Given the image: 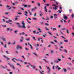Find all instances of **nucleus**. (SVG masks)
Masks as SVG:
<instances>
[{
	"mask_svg": "<svg viewBox=\"0 0 74 74\" xmlns=\"http://www.w3.org/2000/svg\"><path fill=\"white\" fill-rule=\"evenodd\" d=\"M54 18H55V19L57 18V17H56V16H57V14H54Z\"/></svg>",
	"mask_w": 74,
	"mask_h": 74,
	"instance_id": "obj_11",
	"label": "nucleus"
},
{
	"mask_svg": "<svg viewBox=\"0 0 74 74\" xmlns=\"http://www.w3.org/2000/svg\"><path fill=\"white\" fill-rule=\"evenodd\" d=\"M70 60H71V58L70 57H69L68 58Z\"/></svg>",
	"mask_w": 74,
	"mask_h": 74,
	"instance_id": "obj_61",
	"label": "nucleus"
},
{
	"mask_svg": "<svg viewBox=\"0 0 74 74\" xmlns=\"http://www.w3.org/2000/svg\"><path fill=\"white\" fill-rule=\"evenodd\" d=\"M25 40H27V41H29L30 40V38H28L27 39H25Z\"/></svg>",
	"mask_w": 74,
	"mask_h": 74,
	"instance_id": "obj_20",
	"label": "nucleus"
},
{
	"mask_svg": "<svg viewBox=\"0 0 74 74\" xmlns=\"http://www.w3.org/2000/svg\"><path fill=\"white\" fill-rule=\"evenodd\" d=\"M34 20H37V18H33Z\"/></svg>",
	"mask_w": 74,
	"mask_h": 74,
	"instance_id": "obj_43",
	"label": "nucleus"
},
{
	"mask_svg": "<svg viewBox=\"0 0 74 74\" xmlns=\"http://www.w3.org/2000/svg\"><path fill=\"white\" fill-rule=\"evenodd\" d=\"M24 8H25V7H27V5H24Z\"/></svg>",
	"mask_w": 74,
	"mask_h": 74,
	"instance_id": "obj_30",
	"label": "nucleus"
},
{
	"mask_svg": "<svg viewBox=\"0 0 74 74\" xmlns=\"http://www.w3.org/2000/svg\"><path fill=\"white\" fill-rule=\"evenodd\" d=\"M45 10H47V6H45Z\"/></svg>",
	"mask_w": 74,
	"mask_h": 74,
	"instance_id": "obj_56",
	"label": "nucleus"
},
{
	"mask_svg": "<svg viewBox=\"0 0 74 74\" xmlns=\"http://www.w3.org/2000/svg\"><path fill=\"white\" fill-rule=\"evenodd\" d=\"M69 11L70 13H71V11H72V10L69 9Z\"/></svg>",
	"mask_w": 74,
	"mask_h": 74,
	"instance_id": "obj_47",
	"label": "nucleus"
},
{
	"mask_svg": "<svg viewBox=\"0 0 74 74\" xmlns=\"http://www.w3.org/2000/svg\"><path fill=\"white\" fill-rule=\"evenodd\" d=\"M53 31H54V30H56V29L55 28H54L53 29Z\"/></svg>",
	"mask_w": 74,
	"mask_h": 74,
	"instance_id": "obj_29",
	"label": "nucleus"
},
{
	"mask_svg": "<svg viewBox=\"0 0 74 74\" xmlns=\"http://www.w3.org/2000/svg\"><path fill=\"white\" fill-rule=\"evenodd\" d=\"M48 33H49V34H50V35H52V34H51V33H50V32H48Z\"/></svg>",
	"mask_w": 74,
	"mask_h": 74,
	"instance_id": "obj_38",
	"label": "nucleus"
},
{
	"mask_svg": "<svg viewBox=\"0 0 74 74\" xmlns=\"http://www.w3.org/2000/svg\"><path fill=\"white\" fill-rule=\"evenodd\" d=\"M19 17V16H16L15 17V21H17L18 20V17Z\"/></svg>",
	"mask_w": 74,
	"mask_h": 74,
	"instance_id": "obj_5",
	"label": "nucleus"
},
{
	"mask_svg": "<svg viewBox=\"0 0 74 74\" xmlns=\"http://www.w3.org/2000/svg\"><path fill=\"white\" fill-rule=\"evenodd\" d=\"M22 24H23V25H22V26H23V25L25 26V23H24V21H23L22 22Z\"/></svg>",
	"mask_w": 74,
	"mask_h": 74,
	"instance_id": "obj_15",
	"label": "nucleus"
},
{
	"mask_svg": "<svg viewBox=\"0 0 74 74\" xmlns=\"http://www.w3.org/2000/svg\"><path fill=\"white\" fill-rule=\"evenodd\" d=\"M3 56L4 57H5V58H6L7 59V60H10V58H8V57H7V56Z\"/></svg>",
	"mask_w": 74,
	"mask_h": 74,
	"instance_id": "obj_13",
	"label": "nucleus"
},
{
	"mask_svg": "<svg viewBox=\"0 0 74 74\" xmlns=\"http://www.w3.org/2000/svg\"><path fill=\"white\" fill-rule=\"evenodd\" d=\"M30 48H31V49H33V47H32V46L31 45H30Z\"/></svg>",
	"mask_w": 74,
	"mask_h": 74,
	"instance_id": "obj_26",
	"label": "nucleus"
},
{
	"mask_svg": "<svg viewBox=\"0 0 74 74\" xmlns=\"http://www.w3.org/2000/svg\"><path fill=\"white\" fill-rule=\"evenodd\" d=\"M67 18L68 17L66 16H64L63 18L64 19H67Z\"/></svg>",
	"mask_w": 74,
	"mask_h": 74,
	"instance_id": "obj_6",
	"label": "nucleus"
},
{
	"mask_svg": "<svg viewBox=\"0 0 74 74\" xmlns=\"http://www.w3.org/2000/svg\"><path fill=\"white\" fill-rule=\"evenodd\" d=\"M57 67L58 68V70H60V69H61V68L59 67L58 65H57Z\"/></svg>",
	"mask_w": 74,
	"mask_h": 74,
	"instance_id": "obj_14",
	"label": "nucleus"
},
{
	"mask_svg": "<svg viewBox=\"0 0 74 74\" xmlns=\"http://www.w3.org/2000/svg\"><path fill=\"white\" fill-rule=\"evenodd\" d=\"M12 59V60H13V62H15V63H16V61H15V60H14V59Z\"/></svg>",
	"mask_w": 74,
	"mask_h": 74,
	"instance_id": "obj_34",
	"label": "nucleus"
},
{
	"mask_svg": "<svg viewBox=\"0 0 74 74\" xmlns=\"http://www.w3.org/2000/svg\"><path fill=\"white\" fill-rule=\"evenodd\" d=\"M64 52H66V53H67V50H64Z\"/></svg>",
	"mask_w": 74,
	"mask_h": 74,
	"instance_id": "obj_31",
	"label": "nucleus"
},
{
	"mask_svg": "<svg viewBox=\"0 0 74 74\" xmlns=\"http://www.w3.org/2000/svg\"><path fill=\"white\" fill-rule=\"evenodd\" d=\"M45 29H46V30H49V29H48V28L47 27L45 28Z\"/></svg>",
	"mask_w": 74,
	"mask_h": 74,
	"instance_id": "obj_41",
	"label": "nucleus"
},
{
	"mask_svg": "<svg viewBox=\"0 0 74 74\" xmlns=\"http://www.w3.org/2000/svg\"><path fill=\"white\" fill-rule=\"evenodd\" d=\"M67 69L68 70H70V68H67Z\"/></svg>",
	"mask_w": 74,
	"mask_h": 74,
	"instance_id": "obj_62",
	"label": "nucleus"
},
{
	"mask_svg": "<svg viewBox=\"0 0 74 74\" xmlns=\"http://www.w3.org/2000/svg\"><path fill=\"white\" fill-rule=\"evenodd\" d=\"M10 74H12V72H9Z\"/></svg>",
	"mask_w": 74,
	"mask_h": 74,
	"instance_id": "obj_60",
	"label": "nucleus"
},
{
	"mask_svg": "<svg viewBox=\"0 0 74 74\" xmlns=\"http://www.w3.org/2000/svg\"><path fill=\"white\" fill-rule=\"evenodd\" d=\"M38 6H39V7H40V3H38Z\"/></svg>",
	"mask_w": 74,
	"mask_h": 74,
	"instance_id": "obj_40",
	"label": "nucleus"
},
{
	"mask_svg": "<svg viewBox=\"0 0 74 74\" xmlns=\"http://www.w3.org/2000/svg\"><path fill=\"white\" fill-rule=\"evenodd\" d=\"M34 10H35V9H34V8L31 9L32 11H33Z\"/></svg>",
	"mask_w": 74,
	"mask_h": 74,
	"instance_id": "obj_45",
	"label": "nucleus"
},
{
	"mask_svg": "<svg viewBox=\"0 0 74 74\" xmlns=\"http://www.w3.org/2000/svg\"><path fill=\"white\" fill-rule=\"evenodd\" d=\"M6 7H7V8H9V7H10V8H9V9H8L9 10H11L12 8L11 7H10V5H7Z\"/></svg>",
	"mask_w": 74,
	"mask_h": 74,
	"instance_id": "obj_7",
	"label": "nucleus"
},
{
	"mask_svg": "<svg viewBox=\"0 0 74 74\" xmlns=\"http://www.w3.org/2000/svg\"><path fill=\"white\" fill-rule=\"evenodd\" d=\"M33 54H34V55H35V56H38L37 54H36L34 53H33Z\"/></svg>",
	"mask_w": 74,
	"mask_h": 74,
	"instance_id": "obj_37",
	"label": "nucleus"
},
{
	"mask_svg": "<svg viewBox=\"0 0 74 74\" xmlns=\"http://www.w3.org/2000/svg\"><path fill=\"white\" fill-rule=\"evenodd\" d=\"M25 50H26V51H28L29 50V49H28L27 48H25Z\"/></svg>",
	"mask_w": 74,
	"mask_h": 74,
	"instance_id": "obj_44",
	"label": "nucleus"
},
{
	"mask_svg": "<svg viewBox=\"0 0 74 74\" xmlns=\"http://www.w3.org/2000/svg\"><path fill=\"white\" fill-rule=\"evenodd\" d=\"M7 70L8 71H11L10 70V69H7Z\"/></svg>",
	"mask_w": 74,
	"mask_h": 74,
	"instance_id": "obj_54",
	"label": "nucleus"
},
{
	"mask_svg": "<svg viewBox=\"0 0 74 74\" xmlns=\"http://www.w3.org/2000/svg\"><path fill=\"white\" fill-rule=\"evenodd\" d=\"M24 13H25V14H24L26 16H27V14H28V12H27V11H25Z\"/></svg>",
	"mask_w": 74,
	"mask_h": 74,
	"instance_id": "obj_10",
	"label": "nucleus"
},
{
	"mask_svg": "<svg viewBox=\"0 0 74 74\" xmlns=\"http://www.w3.org/2000/svg\"><path fill=\"white\" fill-rule=\"evenodd\" d=\"M33 32L34 34H35L36 33V30L34 31Z\"/></svg>",
	"mask_w": 74,
	"mask_h": 74,
	"instance_id": "obj_58",
	"label": "nucleus"
},
{
	"mask_svg": "<svg viewBox=\"0 0 74 74\" xmlns=\"http://www.w3.org/2000/svg\"><path fill=\"white\" fill-rule=\"evenodd\" d=\"M18 61H20V62H23V61L21 60L18 59Z\"/></svg>",
	"mask_w": 74,
	"mask_h": 74,
	"instance_id": "obj_24",
	"label": "nucleus"
},
{
	"mask_svg": "<svg viewBox=\"0 0 74 74\" xmlns=\"http://www.w3.org/2000/svg\"><path fill=\"white\" fill-rule=\"evenodd\" d=\"M46 5H47V6H49V4H46Z\"/></svg>",
	"mask_w": 74,
	"mask_h": 74,
	"instance_id": "obj_55",
	"label": "nucleus"
},
{
	"mask_svg": "<svg viewBox=\"0 0 74 74\" xmlns=\"http://www.w3.org/2000/svg\"><path fill=\"white\" fill-rule=\"evenodd\" d=\"M39 71L40 72V74H44V73H42V72H41V71H40V70Z\"/></svg>",
	"mask_w": 74,
	"mask_h": 74,
	"instance_id": "obj_21",
	"label": "nucleus"
},
{
	"mask_svg": "<svg viewBox=\"0 0 74 74\" xmlns=\"http://www.w3.org/2000/svg\"><path fill=\"white\" fill-rule=\"evenodd\" d=\"M15 52L16 53H19V52H18V51H16Z\"/></svg>",
	"mask_w": 74,
	"mask_h": 74,
	"instance_id": "obj_23",
	"label": "nucleus"
},
{
	"mask_svg": "<svg viewBox=\"0 0 74 74\" xmlns=\"http://www.w3.org/2000/svg\"><path fill=\"white\" fill-rule=\"evenodd\" d=\"M51 52L52 53H53V51L52 50H51Z\"/></svg>",
	"mask_w": 74,
	"mask_h": 74,
	"instance_id": "obj_57",
	"label": "nucleus"
},
{
	"mask_svg": "<svg viewBox=\"0 0 74 74\" xmlns=\"http://www.w3.org/2000/svg\"><path fill=\"white\" fill-rule=\"evenodd\" d=\"M8 64H9V65L10 66V67H12L13 69H15V67H14V66L13 64L11 65V64L9 63H8Z\"/></svg>",
	"mask_w": 74,
	"mask_h": 74,
	"instance_id": "obj_3",
	"label": "nucleus"
},
{
	"mask_svg": "<svg viewBox=\"0 0 74 74\" xmlns=\"http://www.w3.org/2000/svg\"><path fill=\"white\" fill-rule=\"evenodd\" d=\"M30 66H31V67H32V68H33L34 69L35 68H36V66H32L31 64L30 65Z\"/></svg>",
	"mask_w": 74,
	"mask_h": 74,
	"instance_id": "obj_9",
	"label": "nucleus"
},
{
	"mask_svg": "<svg viewBox=\"0 0 74 74\" xmlns=\"http://www.w3.org/2000/svg\"><path fill=\"white\" fill-rule=\"evenodd\" d=\"M66 31L67 33L69 34V30L68 29H66Z\"/></svg>",
	"mask_w": 74,
	"mask_h": 74,
	"instance_id": "obj_25",
	"label": "nucleus"
},
{
	"mask_svg": "<svg viewBox=\"0 0 74 74\" xmlns=\"http://www.w3.org/2000/svg\"><path fill=\"white\" fill-rule=\"evenodd\" d=\"M63 70L64 72H66L67 71V70L65 69H63Z\"/></svg>",
	"mask_w": 74,
	"mask_h": 74,
	"instance_id": "obj_18",
	"label": "nucleus"
},
{
	"mask_svg": "<svg viewBox=\"0 0 74 74\" xmlns=\"http://www.w3.org/2000/svg\"><path fill=\"white\" fill-rule=\"evenodd\" d=\"M15 24L18 25V27H20V28H22L23 29H26V28L25 26V25H20V23H15Z\"/></svg>",
	"mask_w": 74,
	"mask_h": 74,
	"instance_id": "obj_1",
	"label": "nucleus"
},
{
	"mask_svg": "<svg viewBox=\"0 0 74 74\" xmlns=\"http://www.w3.org/2000/svg\"><path fill=\"white\" fill-rule=\"evenodd\" d=\"M19 48L20 49H22V47H21V46H19Z\"/></svg>",
	"mask_w": 74,
	"mask_h": 74,
	"instance_id": "obj_53",
	"label": "nucleus"
},
{
	"mask_svg": "<svg viewBox=\"0 0 74 74\" xmlns=\"http://www.w3.org/2000/svg\"><path fill=\"white\" fill-rule=\"evenodd\" d=\"M67 64H68V65H72V64H71V63L70 62H68L67 63Z\"/></svg>",
	"mask_w": 74,
	"mask_h": 74,
	"instance_id": "obj_19",
	"label": "nucleus"
},
{
	"mask_svg": "<svg viewBox=\"0 0 74 74\" xmlns=\"http://www.w3.org/2000/svg\"><path fill=\"white\" fill-rule=\"evenodd\" d=\"M25 34V32H23L22 34V35H24V34Z\"/></svg>",
	"mask_w": 74,
	"mask_h": 74,
	"instance_id": "obj_48",
	"label": "nucleus"
},
{
	"mask_svg": "<svg viewBox=\"0 0 74 74\" xmlns=\"http://www.w3.org/2000/svg\"><path fill=\"white\" fill-rule=\"evenodd\" d=\"M40 13L39 14L40 15V16H42V15H43L42 14V12H40Z\"/></svg>",
	"mask_w": 74,
	"mask_h": 74,
	"instance_id": "obj_12",
	"label": "nucleus"
},
{
	"mask_svg": "<svg viewBox=\"0 0 74 74\" xmlns=\"http://www.w3.org/2000/svg\"><path fill=\"white\" fill-rule=\"evenodd\" d=\"M51 45H49L48 46V47H49V48H50V47H51Z\"/></svg>",
	"mask_w": 74,
	"mask_h": 74,
	"instance_id": "obj_64",
	"label": "nucleus"
},
{
	"mask_svg": "<svg viewBox=\"0 0 74 74\" xmlns=\"http://www.w3.org/2000/svg\"><path fill=\"white\" fill-rule=\"evenodd\" d=\"M13 59H15V60H18V59L17 58H13Z\"/></svg>",
	"mask_w": 74,
	"mask_h": 74,
	"instance_id": "obj_36",
	"label": "nucleus"
},
{
	"mask_svg": "<svg viewBox=\"0 0 74 74\" xmlns=\"http://www.w3.org/2000/svg\"><path fill=\"white\" fill-rule=\"evenodd\" d=\"M17 14H19L20 15H22V13L19 12H18Z\"/></svg>",
	"mask_w": 74,
	"mask_h": 74,
	"instance_id": "obj_46",
	"label": "nucleus"
},
{
	"mask_svg": "<svg viewBox=\"0 0 74 74\" xmlns=\"http://www.w3.org/2000/svg\"><path fill=\"white\" fill-rule=\"evenodd\" d=\"M40 24H41V25H43V24H44V22L43 21H42L40 23Z\"/></svg>",
	"mask_w": 74,
	"mask_h": 74,
	"instance_id": "obj_27",
	"label": "nucleus"
},
{
	"mask_svg": "<svg viewBox=\"0 0 74 74\" xmlns=\"http://www.w3.org/2000/svg\"><path fill=\"white\" fill-rule=\"evenodd\" d=\"M39 67L40 70H41V69H42V68H41V66H39Z\"/></svg>",
	"mask_w": 74,
	"mask_h": 74,
	"instance_id": "obj_50",
	"label": "nucleus"
},
{
	"mask_svg": "<svg viewBox=\"0 0 74 74\" xmlns=\"http://www.w3.org/2000/svg\"><path fill=\"white\" fill-rule=\"evenodd\" d=\"M33 39H34V40H36V38H35V37L33 36Z\"/></svg>",
	"mask_w": 74,
	"mask_h": 74,
	"instance_id": "obj_28",
	"label": "nucleus"
},
{
	"mask_svg": "<svg viewBox=\"0 0 74 74\" xmlns=\"http://www.w3.org/2000/svg\"><path fill=\"white\" fill-rule=\"evenodd\" d=\"M49 8H50V10H51V9H52V8L51 7H49Z\"/></svg>",
	"mask_w": 74,
	"mask_h": 74,
	"instance_id": "obj_63",
	"label": "nucleus"
},
{
	"mask_svg": "<svg viewBox=\"0 0 74 74\" xmlns=\"http://www.w3.org/2000/svg\"><path fill=\"white\" fill-rule=\"evenodd\" d=\"M40 39H42V38H38V40L39 41H40Z\"/></svg>",
	"mask_w": 74,
	"mask_h": 74,
	"instance_id": "obj_39",
	"label": "nucleus"
},
{
	"mask_svg": "<svg viewBox=\"0 0 74 74\" xmlns=\"http://www.w3.org/2000/svg\"><path fill=\"white\" fill-rule=\"evenodd\" d=\"M64 41L66 42H68L69 41H68V40H64Z\"/></svg>",
	"mask_w": 74,
	"mask_h": 74,
	"instance_id": "obj_22",
	"label": "nucleus"
},
{
	"mask_svg": "<svg viewBox=\"0 0 74 74\" xmlns=\"http://www.w3.org/2000/svg\"><path fill=\"white\" fill-rule=\"evenodd\" d=\"M71 17L72 18H73V17H74V14H72L71 15Z\"/></svg>",
	"mask_w": 74,
	"mask_h": 74,
	"instance_id": "obj_52",
	"label": "nucleus"
},
{
	"mask_svg": "<svg viewBox=\"0 0 74 74\" xmlns=\"http://www.w3.org/2000/svg\"><path fill=\"white\" fill-rule=\"evenodd\" d=\"M6 53L7 54H9V53L8 52V51H6Z\"/></svg>",
	"mask_w": 74,
	"mask_h": 74,
	"instance_id": "obj_32",
	"label": "nucleus"
},
{
	"mask_svg": "<svg viewBox=\"0 0 74 74\" xmlns=\"http://www.w3.org/2000/svg\"><path fill=\"white\" fill-rule=\"evenodd\" d=\"M45 25L46 26H48L49 25V24L47 23H45Z\"/></svg>",
	"mask_w": 74,
	"mask_h": 74,
	"instance_id": "obj_33",
	"label": "nucleus"
},
{
	"mask_svg": "<svg viewBox=\"0 0 74 74\" xmlns=\"http://www.w3.org/2000/svg\"><path fill=\"white\" fill-rule=\"evenodd\" d=\"M19 45H18L17 46V47H16V48L17 49H19Z\"/></svg>",
	"mask_w": 74,
	"mask_h": 74,
	"instance_id": "obj_17",
	"label": "nucleus"
},
{
	"mask_svg": "<svg viewBox=\"0 0 74 74\" xmlns=\"http://www.w3.org/2000/svg\"><path fill=\"white\" fill-rule=\"evenodd\" d=\"M51 44H54V42H51Z\"/></svg>",
	"mask_w": 74,
	"mask_h": 74,
	"instance_id": "obj_49",
	"label": "nucleus"
},
{
	"mask_svg": "<svg viewBox=\"0 0 74 74\" xmlns=\"http://www.w3.org/2000/svg\"><path fill=\"white\" fill-rule=\"evenodd\" d=\"M14 32L15 33H16L18 32V31H14Z\"/></svg>",
	"mask_w": 74,
	"mask_h": 74,
	"instance_id": "obj_59",
	"label": "nucleus"
},
{
	"mask_svg": "<svg viewBox=\"0 0 74 74\" xmlns=\"http://www.w3.org/2000/svg\"><path fill=\"white\" fill-rule=\"evenodd\" d=\"M29 13L30 15H32V13H31L30 12H29Z\"/></svg>",
	"mask_w": 74,
	"mask_h": 74,
	"instance_id": "obj_51",
	"label": "nucleus"
},
{
	"mask_svg": "<svg viewBox=\"0 0 74 74\" xmlns=\"http://www.w3.org/2000/svg\"><path fill=\"white\" fill-rule=\"evenodd\" d=\"M6 22L7 23H9L10 25H12V23L11 22H13V21L10 19H9L8 21H6Z\"/></svg>",
	"mask_w": 74,
	"mask_h": 74,
	"instance_id": "obj_2",
	"label": "nucleus"
},
{
	"mask_svg": "<svg viewBox=\"0 0 74 74\" xmlns=\"http://www.w3.org/2000/svg\"><path fill=\"white\" fill-rule=\"evenodd\" d=\"M54 62H56L57 63H59V61L57 60H55L54 61Z\"/></svg>",
	"mask_w": 74,
	"mask_h": 74,
	"instance_id": "obj_16",
	"label": "nucleus"
},
{
	"mask_svg": "<svg viewBox=\"0 0 74 74\" xmlns=\"http://www.w3.org/2000/svg\"><path fill=\"white\" fill-rule=\"evenodd\" d=\"M21 38L22 39H20V42H23V37H21Z\"/></svg>",
	"mask_w": 74,
	"mask_h": 74,
	"instance_id": "obj_8",
	"label": "nucleus"
},
{
	"mask_svg": "<svg viewBox=\"0 0 74 74\" xmlns=\"http://www.w3.org/2000/svg\"><path fill=\"white\" fill-rule=\"evenodd\" d=\"M1 38L4 41H6V38H4L3 36H2Z\"/></svg>",
	"mask_w": 74,
	"mask_h": 74,
	"instance_id": "obj_4",
	"label": "nucleus"
},
{
	"mask_svg": "<svg viewBox=\"0 0 74 74\" xmlns=\"http://www.w3.org/2000/svg\"><path fill=\"white\" fill-rule=\"evenodd\" d=\"M58 61H59V62H60V61H61V60L60 59L58 58Z\"/></svg>",
	"mask_w": 74,
	"mask_h": 74,
	"instance_id": "obj_35",
	"label": "nucleus"
},
{
	"mask_svg": "<svg viewBox=\"0 0 74 74\" xmlns=\"http://www.w3.org/2000/svg\"><path fill=\"white\" fill-rule=\"evenodd\" d=\"M53 10L55 9V10H56L57 8L56 7V8L54 7V8H53Z\"/></svg>",
	"mask_w": 74,
	"mask_h": 74,
	"instance_id": "obj_42",
	"label": "nucleus"
}]
</instances>
